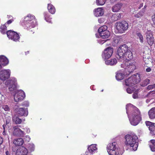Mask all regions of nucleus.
<instances>
[{
  "label": "nucleus",
  "instance_id": "nucleus-2",
  "mask_svg": "<svg viewBox=\"0 0 155 155\" xmlns=\"http://www.w3.org/2000/svg\"><path fill=\"white\" fill-rule=\"evenodd\" d=\"M126 113L130 124L133 126L137 125L141 119L140 113L136 107L130 104L126 106Z\"/></svg>",
  "mask_w": 155,
  "mask_h": 155
},
{
  "label": "nucleus",
  "instance_id": "nucleus-9",
  "mask_svg": "<svg viewBox=\"0 0 155 155\" xmlns=\"http://www.w3.org/2000/svg\"><path fill=\"white\" fill-rule=\"evenodd\" d=\"M116 27L118 32L120 33H122L128 28V25L126 21L122 22H117L115 24Z\"/></svg>",
  "mask_w": 155,
  "mask_h": 155
},
{
  "label": "nucleus",
  "instance_id": "nucleus-31",
  "mask_svg": "<svg viewBox=\"0 0 155 155\" xmlns=\"http://www.w3.org/2000/svg\"><path fill=\"white\" fill-rule=\"evenodd\" d=\"M120 41V39L118 37H115L114 38L112 42V45L114 46H116Z\"/></svg>",
  "mask_w": 155,
  "mask_h": 155
},
{
  "label": "nucleus",
  "instance_id": "nucleus-13",
  "mask_svg": "<svg viewBox=\"0 0 155 155\" xmlns=\"http://www.w3.org/2000/svg\"><path fill=\"white\" fill-rule=\"evenodd\" d=\"M25 96V92L22 90L17 91L14 95L15 102H18L23 100Z\"/></svg>",
  "mask_w": 155,
  "mask_h": 155
},
{
  "label": "nucleus",
  "instance_id": "nucleus-47",
  "mask_svg": "<svg viewBox=\"0 0 155 155\" xmlns=\"http://www.w3.org/2000/svg\"><path fill=\"white\" fill-rule=\"evenodd\" d=\"M98 21L100 24L104 22V19L103 18H100L98 19Z\"/></svg>",
  "mask_w": 155,
  "mask_h": 155
},
{
  "label": "nucleus",
  "instance_id": "nucleus-27",
  "mask_svg": "<svg viewBox=\"0 0 155 155\" xmlns=\"http://www.w3.org/2000/svg\"><path fill=\"white\" fill-rule=\"evenodd\" d=\"M44 17L45 20L47 22L51 23V18L50 17V15L47 12H45L44 13Z\"/></svg>",
  "mask_w": 155,
  "mask_h": 155
},
{
  "label": "nucleus",
  "instance_id": "nucleus-56",
  "mask_svg": "<svg viewBox=\"0 0 155 155\" xmlns=\"http://www.w3.org/2000/svg\"><path fill=\"white\" fill-rule=\"evenodd\" d=\"M2 134L4 135H6L5 130H3Z\"/></svg>",
  "mask_w": 155,
  "mask_h": 155
},
{
  "label": "nucleus",
  "instance_id": "nucleus-37",
  "mask_svg": "<svg viewBox=\"0 0 155 155\" xmlns=\"http://www.w3.org/2000/svg\"><path fill=\"white\" fill-rule=\"evenodd\" d=\"M136 86H134L133 87L132 89H131L130 88L128 87L127 89V92L129 94H131L133 91L136 90L135 87Z\"/></svg>",
  "mask_w": 155,
  "mask_h": 155
},
{
  "label": "nucleus",
  "instance_id": "nucleus-23",
  "mask_svg": "<svg viewBox=\"0 0 155 155\" xmlns=\"http://www.w3.org/2000/svg\"><path fill=\"white\" fill-rule=\"evenodd\" d=\"M124 74L122 71H119L116 74V78L118 81L122 80L124 78Z\"/></svg>",
  "mask_w": 155,
  "mask_h": 155
},
{
  "label": "nucleus",
  "instance_id": "nucleus-12",
  "mask_svg": "<svg viewBox=\"0 0 155 155\" xmlns=\"http://www.w3.org/2000/svg\"><path fill=\"white\" fill-rule=\"evenodd\" d=\"M11 71L9 69H3L0 71V80L5 81L9 78L10 76Z\"/></svg>",
  "mask_w": 155,
  "mask_h": 155
},
{
  "label": "nucleus",
  "instance_id": "nucleus-5",
  "mask_svg": "<svg viewBox=\"0 0 155 155\" xmlns=\"http://www.w3.org/2000/svg\"><path fill=\"white\" fill-rule=\"evenodd\" d=\"M107 27L106 25L101 27L98 30V32L101 38L97 40L98 42L102 44L106 41V40L103 39L109 37L110 35V32L107 30Z\"/></svg>",
  "mask_w": 155,
  "mask_h": 155
},
{
  "label": "nucleus",
  "instance_id": "nucleus-39",
  "mask_svg": "<svg viewBox=\"0 0 155 155\" xmlns=\"http://www.w3.org/2000/svg\"><path fill=\"white\" fill-rule=\"evenodd\" d=\"M2 107L5 111L9 112L10 110V109L7 105H3L2 106Z\"/></svg>",
  "mask_w": 155,
  "mask_h": 155
},
{
  "label": "nucleus",
  "instance_id": "nucleus-55",
  "mask_svg": "<svg viewBox=\"0 0 155 155\" xmlns=\"http://www.w3.org/2000/svg\"><path fill=\"white\" fill-rule=\"evenodd\" d=\"M117 0H110V2L111 3H114Z\"/></svg>",
  "mask_w": 155,
  "mask_h": 155
},
{
  "label": "nucleus",
  "instance_id": "nucleus-46",
  "mask_svg": "<svg viewBox=\"0 0 155 155\" xmlns=\"http://www.w3.org/2000/svg\"><path fill=\"white\" fill-rule=\"evenodd\" d=\"M133 97L134 99H136L138 97V94L137 92H135L133 94Z\"/></svg>",
  "mask_w": 155,
  "mask_h": 155
},
{
  "label": "nucleus",
  "instance_id": "nucleus-38",
  "mask_svg": "<svg viewBox=\"0 0 155 155\" xmlns=\"http://www.w3.org/2000/svg\"><path fill=\"white\" fill-rule=\"evenodd\" d=\"M144 12V10L143 11H142L138 13L137 14H136L135 15V17L137 18H139L141 16H142Z\"/></svg>",
  "mask_w": 155,
  "mask_h": 155
},
{
  "label": "nucleus",
  "instance_id": "nucleus-17",
  "mask_svg": "<svg viewBox=\"0 0 155 155\" xmlns=\"http://www.w3.org/2000/svg\"><path fill=\"white\" fill-rule=\"evenodd\" d=\"M16 110L18 115L20 116H27L28 114L27 108H18Z\"/></svg>",
  "mask_w": 155,
  "mask_h": 155
},
{
  "label": "nucleus",
  "instance_id": "nucleus-43",
  "mask_svg": "<svg viewBox=\"0 0 155 155\" xmlns=\"http://www.w3.org/2000/svg\"><path fill=\"white\" fill-rule=\"evenodd\" d=\"M145 123L147 126H149V127L154 125V123H152L149 121H146Z\"/></svg>",
  "mask_w": 155,
  "mask_h": 155
},
{
  "label": "nucleus",
  "instance_id": "nucleus-10",
  "mask_svg": "<svg viewBox=\"0 0 155 155\" xmlns=\"http://www.w3.org/2000/svg\"><path fill=\"white\" fill-rule=\"evenodd\" d=\"M12 151L15 153V155H25L28 154L27 149L23 146L19 147L15 146L12 147Z\"/></svg>",
  "mask_w": 155,
  "mask_h": 155
},
{
  "label": "nucleus",
  "instance_id": "nucleus-41",
  "mask_svg": "<svg viewBox=\"0 0 155 155\" xmlns=\"http://www.w3.org/2000/svg\"><path fill=\"white\" fill-rule=\"evenodd\" d=\"M111 19L112 20L114 21H115L117 20H118L117 16V15H116V14H114L111 17Z\"/></svg>",
  "mask_w": 155,
  "mask_h": 155
},
{
  "label": "nucleus",
  "instance_id": "nucleus-11",
  "mask_svg": "<svg viewBox=\"0 0 155 155\" xmlns=\"http://www.w3.org/2000/svg\"><path fill=\"white\" fill-rule=\"evenodd\" d=\"M7 35L9 39L15 42L19 41L20 36L16 32L11 30H8L7 31Z\"/></svg>",
  "mask_w": 155,
  "mask_h": 155
},
{
  "label": "nucleus",
  "instance_id": "nucleus-64",
  "mask_svg": "<svg viewBox=\"0 0 155 155\" xmlns=\"http://www.w3.org/2000/svg\"><path fill=\"white\" fill-rule=\"evenodd\" d=\"M149 101H149V100H148V99H147V100H146V102H147V103L149 102Z\"/></svg>",
  "mask_w": 155,
  "mask_h": 155
},
{
  "label": "nucleus",
  "instance_id": "nucleus-50",
  "mask_svg": "<svg viewBox=\"0 0 155 155\" xmlns=\"http://www.w3.org/2000/svg\"><path fill=\"white\" fill-rule=\"evenodd\" d=\"M117 18L118 20L120 19L121 16V13H117L116 14Z\"/></svg>",
  "mask_w": 155,
  "mask_h": 155
},
{
  "label": "nucleus",
  "instance_id": "nucleus-51",
  "mask_svg": "<svg viewBox=\"0 0 155 155\" xmlns=\"http://www.w3.org/2000/svg\"><path fill=\"white\" fill-rule=\"evenodd\" d=\"M30 140V138L29 136H26V141L28 142Z\"/></svg>",
  "mask_w": 155,
  "mask_h": 155
},
{
  "label": "nucleus",
  "instance_id": "nucleus-28",
  "mask_svg": "<svg viewBox=\"0 0 155 155\" xmlns=\"http://www.w3.org/2000/svg\"><path fill=\"white\" fill-rule=\"evenodd\" d=\"M12 120L13 122L16 124H21L22 120L17 117L16 115H14L12 117Z\"/></svg>",
  "mask_w": 155,
  "mask_h": 155
},
{
  "label": "nucleus",
  "instance_id": "nucleus-53",
  "mask_svg": "<svg viewBox=\"0 0 155 155\" xmlns=\"http://www.w3.org/2000/svg\"><path fill=\"white\" fill-rule=\"evenodd\" d=\"M3 141V139L2 137H0V145L2 144Z\"/></svg>",
  "mask_w": 155,
  "mask_h": 155
},
{
  "label": "nucleus",
  "instance_id": "nucleus-20",
  "mask_svg": "<svg viewBox=\"0 0 155 155\" xmlns=\"http://www.w3.org/2000/svg\"><path fill=\"white\" fill-rule=\"evenodd\" d=\"M9 63L8 59L3 55L0 56V63L3 66L7 65Z\"/></svg>",
  "mask_w": 155,
  "mask_h": 155
},
{
  "label": "nucleus",
  "instance_id": "nucleus-30",
  "mask_svg": "<svg viewBox=\"0 0 155 155\" xmlns=\"http://www.w3.org/2000/svg\"><path fill=\"white\" fill-rule=\"evenodd\" d=\"M150 147L152 151H155V140H151L150 142Z\"/></svg>",
  "mask_w": 155,
  "mask_h": 155
},
{
  "label": "nucleus",
  "instance_id": "nucleus-24",
  "mask_svg": "<svg viewBox=\"0 0 155 155\" xmlns=\"http://www.w3.org/2000/svg\"><path fill=\"white\" fill-rule=\"evenodd\" d=\"M24 143V140L21 138H19L14 140L13 141V143L15 146H21Z\"/></svg>",
  "mask_w": 155,
  "mask_h": 155
},
{
  "label": "nucleus",
  "instance_id": "nucleus-25",
  "mask_svg": "<svg viewBox=\"0 0 155 155\" xmlns=\"http://www.w3.org/2000/svg\"><path fill=\"white\" fill-rule=\"evenodd\" d=\"M48 9L49 12L52 14H54L56 10L52 4H48Z\"/></svg>",
  "mask_w": 155,
  "mask_h": 155
},
{
  "label": "nucleus",
  "instance_id": "nucleus-49",
  "mask_svg": "<svg viewBox=\"0 0 155 155\" xmlns=\"http://www.w3.org/2000/svg\"><path fill=\"white\" fill-rule=\"evenodd\" d=\"M152 20L153 23L155 25V15H153L152 16Z\"/></svg>",
  "mask_w": 155,
  "mask_h": 155
},
{
  "label": "nucleus",
  "instance_id": "nucleus-22",
  "mask_svg": "<svg viewBox=\"0 0 155 155\" xmlns=\"http://www.w3.org/2000/svg\"><path fill=\"white\" fill-rule=\"evenodd\" d=\"M122 6V4L120 3L114 5L112 8V11L114 12L119 11Z\"/></svg>",
  "mask_w": 155,
  "mask_h": 155
},
{
  "label": "nucleus",
  "instance_id": "nucleus-1",
  "mask_svg": "<svg viewBox=\"0 0 155 155\" xmlns=\"http://www.w3.org/2000/svg\"><path fill=\"white\" fill-rule=\"evenodd\" d=\"M116 56L121 62H126L125 64L127 66L126 69L128 72L126 74H129L136 69V63L131 60L133 57L131 51L129 49H117Z\"/></svg>",
  "mask_w": 155,
  "mask_h": 155
},
{
  "label": "nucleus",
  "instance_id": "nucleus-15",
  "mask_svg": "<svg viewBox=\"0 0 155 155\" xmlns=\"http://www.w3.org/2000/svg\"><path fill=\"white\" fill-rule=\"evenodd\" d=\"M145 35L147 43L150 45H152L154 41L153 37L152 31L147 30L145 33Z\"/></svg>",
  "mask_w": 155,
  "mask_h": 155
},
{
  "label": "nucleus",
  "instance_id": "nucleus-60",
  "mask_svg": "<svg viewBox=\"0 0 155 155\" xmlns=\"http://www.w3.org/2000/svg\"><path fill=\"white\" fill-rule=\"evenodd\" d=\"M143 4L142 3L141 4H140V6L139 8H140L141 7H143Z\"/></svg>",
  "mask_w": 155,
  "mask_h": 155
},
{
  "label": "nucleus",
  "instance_id": "nucleus-32",
  "mask_svg": "<svg viewBox=\"0 0 155 155\" xmlns=\"http://www.w3.org/2000/svg\"><path fill=\"white\" fill-rule=\"evenodd\" d=\"M106 0H96V3L97 5H103L105 3Z\"/></svg>",
  "mask_w": 155,
  "mask_h": 155
},
{
  "label": "nucleus",
  "instance_id": "nucleus-61",
  "mask_svg": "<svg viewBox=\"0 0 155 155\" xmlns=\"http://www.w3.org/2000/svg\"><path fill=\"white\" fill-rule=\"evenodd\" d=\"M93 87L94 86H91V89H93V90H94V89L93 88Z\"/></svg>",
  "mask_w": 155,
  "mask_h": 155
},
{
  "label": "nucleus",
  "instance_id": "nucleus-33",
  "mask_svg": "<svg viewBox=\"0 0 155 155\" xmlns=\"http://www.w3.org/2000/svg\"><path fill=\"white\" fill-rule=\"evenodd\" d=\"M137 38L139 39L140 42L143 43V35L140 33H137Z\"/></svg>",
  "mask_w": 155,
  "mask_h": 155
},
{
  "label": "nucleus",
  "instance_id": "nucleus-7",
  "mask_svg": "<svg viewBox=\"0 0 155 155\" xmlns=\"http://www.w3.org/2000/svg\"><path fill=\"white\" fill-rule=\"evenodd\" d=\"M117 146V143L115 142L109 143L107 147L108 154L110 155H118L119 150Z\"/></svg>",
  "mask_w": 155,
  "mask_h": 155
},
{
  "label": "nucleus",
  "instance_id": "nucleus-14",
  "mask_svg": "<svg viewBox=\"0 0 155 155\" xmlns=\"http://www.w3.org/2000/svg\"><path fill=\"white\" fill-rule=\"evenodd\" d=\"M113 49H105L102 52L101 56L102 58L107 60L110 58L113 52Z\"/></svg>",
  "mask_w": 155,
  "mask_h": 155
},
{
  "label": "nucleus",
  "instance_id": "nucleus-26",
  "mask_svg": "<svg viewBox=\"0 0 155 155\" xmlns=\"http://www.w3.org/2000/svg\"><path fill=\"white\" fill-rule=\"evenodd\" d=\"M148 114L150 118H155V107L152 108L149 111Z\"/></svg>",
  "mask_w": 155,
  "mask_h": 155
},
{
  "label": "nucleus",
  "instance_id": "nucleus-21",
  "mask_svg": "<svg viewBox=\"0 0 155 155\" xmlns=\"http://www.w3.org/2000/svg\"><path fill=\"white\" fill-rule=\"evenodd\" d=\"M117 63V61L116 58L111 59L110 60L105 61V63L107 65H114Z\"/></svg>",
  "mask_w": 155,
  "mask_h": 155
},
{
  "label": "nucleus",
  "instance_id": "nucleus-29",
  "mask_svg": "<svg viewBox=\"0 0 155 155\" xmlns=\"http://www.w3.org/2000/svg\"><path fill=\"white\" fill-rule=\"evenodd\" d=\"M7 27H8L5 24L1 25L0 29V31L2 34H5L6 32L7 33Z\"/></svg>",
  "mask_w": 155,
  "mask_h": 155
},
{
  "label": "nucleus",
  "instance_id": "nucleus-18",
  "mask_svg": "<svg viewBox=\"0 0 155 155\" xmlns=\"http://www.w3.org/2000/svg\"><path fill=\"white\" fill-rule=\"evenodd\" d=\"M97 145L95 144H92L89 146L88 147L89 152L91 154H93L97 152Z\"/></svg>",
  "mask_w": 155,
  "mask_h": 155
},
{
  "label": "nucleus",
  "instance_id": "nucleus-16",
  "mask_svg": "<svg viewBox=\"0 0 155 155\" xmlns=\"http://www.w3.org/2000/svg\"><path fill=\"white\" fill-rule=\"evenodd\" d=\"M21 127L20 126H19L18 127L15 126L13 127L14 130L13 134L14 135L20 136L22 137L25 134V132L18 127Z\"/></svg>",
  "mask_w": 155,
  "mask_h": 155
},
{
  "label": "nucleus",
  "instance_id": "nucleus-57",
  "mask_svg": "<svg viewBox=\"0 0 155 155\" xmlns=\"http://www.w3.org/2000/svg\"><path fill=\"white\" fill-rule=\"evenodd\" d=\"M7 18L8 19L11 18H12V16L10 15H8Z\"/></svg>",
  "mask_w": 155,
  "mask_h": 155
},
{
  "label": "nucleus",
  "instance_id": "nucleus-40",
  "mask_svg": "<svg viewBox=\"0 0 155 155\" xmlns=\"http://www.w3.org/2000/svg\"><path fill=\"white\" fill-rule=\"evenodd\" d=\"M14 21V19H13L11 18L5 24L8 27L9 25L11 24Z\"/></svg>",
  "mask_w": 155,
  "mask_h": 155
},
{
  "label": "nucleus",
  "instance_id": "nucleus-42",
  "mask_svg": "<svg viewBox=\"0 0 155 155\" xmlns=\"http://www.w3.org/2000/svg\"><path fill=\"white\" fill-rule=\"evenodd\" d=\"M130 48L128 47V45L126 44H124L121 45L119 47V48Z\"/></svg>",
  "mask_w": 155,
  "mask_h": 155
},
{
  "label": "nucleus",
  "instance_id": "nucleus-54",
  "mask_svg": "<svg viewBox=\"0 0 155 155\" xmlns=\"http://www.w3.org/2000/svg\"><path fill=\"white\" fill-rule=\"evenodd\" d=\"M6 155H10V152L8 151H6L5 152Z\"/></svg>",
  "mask_w": 155,
  "mask_h": 155
},
{
  "label": "nucleus",
  "instance_id": "nucleus-44",
  "mask_svg": "<svg viewBox=\"0 0 155 155\" xmlns=\"http://www.w3.org/2000/svg\"><path fill=\"white\" fill-rule=\"evenodd\" d=\"M154 87H155V84L148 85L147 87V89L149 90H150Z\"/></svg>",
  "mask_w": 155,
  "mask_h": 155
},
{
  "label": "nucleus",
  "instance_id": "nucleus-4",
  "mask_svg": "<svg viewBox=\"0 0 155 155\" xmlns=\"http://www.w3.org/2000/svg\"><path fill=\"white\" fill-rule=\"evenodd\" d=\"M23 22L25 27L28 29L34 28L37 24L35 16L31 14H28L24 17Z\"/></svg>",
  "mask_w": 155,
  "mask_h": 155
},
{
  "label": "nucleus",
  "instance_id": "nucleus-63",
  "mask_svg": "<svg viewBox=\"0 0 155 155\" xmlns=\"http://www.w3.org/2000/svg\"><path fill=\"white\" fill-rule=\"evenodd\" d=\"M29 53V51H27L26 52H25V54L26 55L27 54H28Z\"/></svg>",
  "mask_w": 155,
  "mask_h": 155
},
{
  "label": "nucleus",
  "instance_id": "nucleus-3",
  "mask_svg": "<svg viewBox=\"0 0 155 155\" xmlns=\"http://www.w3.org/2000/svg\"><path fill=\"white\" fill-rule=\"evenodd\" d=\"M124 143L126 145L130 147L134 151L137 150L138 145L137 141V136L134 133L126 135L124 137Z\"/></svg>",
  "mask_w": 155,
  "mask_h": 155
},
{
  "label": "nucleus",
  "instance_id": "nucleus-48",
  "mask_svg": "<svg viewBox=\"0 0 155 155\" xmlns=\"http://www.w3.org/2000/svg\"><path fill=\"white\" fill-rule=\"evenodd\" d=\"M11 120V118L10 117H7L6 119V124H8Z\"/></svg>",
  "mask_w": 155,
  "mask_h": 155
},
{
  "label": "nucleus",
  "instance_id": "nucleus-36",
  "mask_svg": "<svg viewBox=\"0 0 155 155\" xmlns=\"http://www.w3.org/2000/svg\"><path fill=\"white\" fill-rule=\"evenodd\" d=\"M150 81L149 79H146L144 81L141 85L143 87H145L149 83Z\"/></svg>",
  "mask_w": 155,
  "mask_h": 155
},
{
  "label": "nucleus",
  "instance_id": "nucleus-6",
  "mask_svg": "<svg viewBox=\"0 0 155 155\" xmlns=\"http://www.w3.org/2000/svg\"><path fill=\"white\" fill-rule=\"evenodd\" d=\"M5 84L8 86V89L11 94L15 93L17 86L16 79L14 77H11L10 79L5 82Z\"/></svg>",
  "mask_w": 155,
  "mask_h": 155
},
{
  "label": "nucleus",
  "instance_id": "nucleus-62",
  "mask_svg": "<svg viewBox=\"0 0 155 155\" xmlns=\"http://www.w3.org/2000/svg\"><path fill=\"white\" fill-rule=\"evenodd\" d=\"M30 132V130L29 129H28V130L27 131V133H29Z\"/></svg>",
  "mask_w": 155,
  "mask_h": 155
},
{
  "label": "nucleus",
  "instance_id": "nucleus-52",
  "mask_svg": "<svg viewBox=\"0 0 155 155\" xmlns=\"http://www.w3.org/2000/svg\"><path fill=\"white\" fill-rule=\"evenodd\" d=\"M151 68H148L146 69V71L147 72H149L151 71Z\"/></svg>",
  "mask_w": 155,
  "mask_h": 155
},
{
  "label": "nucleus",
  "instance_id": "nucleus-58",
  "mask_svg": "<svg viewBox=\"0 0 155 155\" xmlns=\"http://www.w3.org/2000/svg\"><path fill=\"white\" fill-rule=\"evenodd\" d=\"M6 127V125H5L3 124L2 125V127H3V128L4 130H5V128Z\"/></svg>",
  "mask_w": 155,
  "mask_h": 155
},
{
  "label": "nucleus",
  "instance_id": "nucleus-59",
  "mask_svg": "<svg viewBox=\"0 0 155 155\" xmlns=\"http://www.w3.org/2000/svg\"><path fill=\"white\" fill-rule=\"evenodd\" d=\"M146 7H147V6L145 5L144 6V8L142 9V11H143L144 10V12H145V9L146 8Z\"/></svg>",
  "mask_w": 155,
  "mask_h": 155
},
{
  "label": "nucleus",
  "instance_id": "nucleus-35",
  "mask_svg": "<svg viewBox=\"0 0 155 155\" xmlns=\"http://www.w3.org/2000/svg\"><path fill=\"white\" fill-rule=\"evenodd\" d=\"M28 147L29 150L31 152L34 151L35 148V145L33 143L29 144Z\"/></svg>",
  "mask_w": 155,
  "mask_h": 155
},
{
  "label": "nucleus",
  "instance_id": "nucleus-34",
  "mask_svg": "<svg viewBox=\"0 0 155 155\" xmlns=\"http://www.w3.org/2000/svg\"><path fill=\"white\" fill-rule=\"evenodd\" d=\"M149 129L150 133L153 135H155V126L154 125L149 127Z\"/></svg>",
  "mask_w": 155,
  "mask_h": 155
},
{
  "label": "nucleus",
  "instance_id": "nucleus-45",
  "mask_svg": "<svg viewBox=\"0 0 155 155\" xmlns=\"http://www.w3.org/2000/svg\"><path fill=\"white\" fill-rule=\"evenodd\" d=\"M22 106H25V107H28L29 106V103L28 102L25 101L22 103Z\"/></svg>",
  "mask_w": 155,
  "mask_h": 155
},
{
  "label": "nucleus",
  "instance_id": "nucleus-19",
  "mask_svg": "<svg viewBox=\"0 0 155 155\" xmlns=\"http://www.w3.org/2000/svg\"><path fill=\"white\" fill-rule=\"evenodd\" d=\"M94 14L96 17L102 16L104 13V10L102 8H98L94 10Z\"/></svg>",
  "mask_w": 155,
  "mask_h": 155
},
{
  "label": "nucleus",
  "instance_id": "nucleus-8",
  "mask_svg": "<svg viewBox=\"0 0 155 155\" xmlns=\"http://www.w3.org/2000/svg\"><path fill=\"white\" fill-rule=\"evenodd\" d=\"M140 80V74L137 73L129 78L125 81V84L127 86H131L138 83Z\"/></svg>",
  "mask_w": 155,
  "mask_h": 155
}]
</instances>
